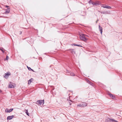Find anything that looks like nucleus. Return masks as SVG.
<instances>
[{
	"mask_svg": "<svg viewBox=\"0 0 122 122\" xmlns=\"http://www.w3.org/2000/svg\"><path fill=\"white\" fill-rule=\"evenodd\" d=\"M80 38L81 40L85 42H86L88 39L86 37L85 35L84 34H82L80 35Z\"/></svg>",
	"mask_w": 122,
	"mask_h": 122,
	"instance_id": "nucleus-1",
	"label": "nucleus"
},
{
	"mask_svg": "<svg viewBox=\"0 0 122 122\" xmlns=\"http://www.w3.org/2000/svg\"><path fill=\"white\" fill-rule=\"evenodd\" d=\"M44 103V100H39L37 101L36 102V103L38 105H41L43 104Z\"/></svg>",
	"mask_w": 122,
	"mask_h": 122,
	"instance_id": "nucleus-2",
	"label": "nucleus"
},
{
	"mask_svg": "<svg viewBox=\"0 0 122 122\" xmlns=\"http://www.w3.org/2000/svg\"><path fill=\"white\" fill-rule=\"evenodd\" d=\"M87 105V104L84 102L80 104L77 105V106H79L81 107H85Z\"/></svg>",
	"mask_w": 122,
	"mask_h": 122,
	"instance_id": "nucleus-3",
	"label": "nucleus"
},
{
	"mask_svg": "<svg viewBox=\"0 0 122 122\" xmlns=\"http://www.w3.org/2000/svg\"><path fill=\"white\" fill-rule=\"evenodd\" d=\"M11 73L10 72H8L7 73L5 74V75L4 77L7 79L8 78L9 76L10 75Z\"/></svg>",
	"mask_w": 122,
	"mask_h": 122,
	"instance_id": "nucleus-4",
	"label": "nucleus"
},
{
	"mask_svg": "<svg viewBox=\"0 0 122 122\" xmlns=\"http://www.w3.org/2000/svg\"><path fill=\"white\" fill-rule=\"evenodd\" d=\"M13 109H11L9 110L8 109H7L5 110V112H11L12 111H13Z\"/></svg>",
	"mask_w": 122,
	"mask_h": 122,
	"instance_id": "nucleus-5",
	"label": "nucleus"
},
{
	"mask_svg": "<svg viewBox=\"0 0 122 122\" xmlns=\"http://www.w3.org/2000/svg\"><path fill=\"white\" fill-rule=\"evenodd\" d=\"M9 88H14V86L13 85H12V83L11 82H10V83H9Z\"/></svg>",
	"mask_w": 122,
	"mask_h": 122,
	"instance_id": "nucleus-6",
	"label": "nucleus"
},
{
	"mask_svg": "<svg viewBox=\"0 0 122 122\" xmlns=\"http://www.w3.org/2000/svg\"><path fill=\"white\" fill-rule=\"evenodd\" d=\"M14 117V116L13 115L8 116L7 117V119L10 120L12 119Z\"/></svg>",
	"mask_w": 122,
	"mask_h": 122,
	"instance_id": "nucleus-7",
	"label": "nucleus"
},
{
	"mask_svg": "<svg viewBox=\"0 0 122 122\" xmlns=\"http://www.w3.org/2000/svg\"><path fill=\"white\" fill-rule=\"evenodd\" d=\"M99 30L100 31L101 34L102 35V27H101L100 25H99Z\"/></svg>",
	"mask_w": 122,
	"mask_h": 122,
	"instance_id": "nucleus-8",
	"label": "nucleus"
},
{
	"mask_svg": "<svg viewBox=\"0 0 122 122\" xmlns=\"http://www.w3.org/2000/svg\"><path fill=\"white\" fill-rule=\"evenodd\" d=\"M69 50L71 51V53L73 54L76 53V51L73 49H70Z\"/></svg>",
	"mask_w": 122,
	"mask_h": 122,
	"instance_id": "nucleus-9",
	"label": "nucleus"
},
{
	"mask_svg": "<svg viewBox=\"0 0 122 122\" xmlns=\"http://www.w3.org/2000/svg\"><path fill=\"white\" fill-rule=\"evenodd\" d=\"M110 120V118H108L106 119L105 122H111Z\"/></svg>",
	"mask_w": 122,
	"mask_h": 122,
	"instance_id": "nucleus-10",
	"label": "nucleus"
},
{
	"mask_svg": "<svg viewBox=\"0 0 122 122\" xmlns=\"http://www.w3.org/2000/svg\"><path fill=\"white\" fill-rule=\"evenodd\" d=\"M10 10L9 8H8L7 10H6V11L5 12V14H7L9 13Z\"/></svg>",
	"mask_w": 122,
	"mask_h": 122,
	"instance_id": "nucleus-11",
	"label": "nucleus"
},
{
	"mask_svg": "<svg viewBox=\"0 0 122 122\" xmlns=\"http://www.w3.org/2000/svg\"><path fill=\"white\" fill-rule=\"evenodd\" d=\"M109 95L110 96V97L112 98V99H114L115 98V97L113 95H112V94L109 93Z\"/></svg>",
	"mask_w": 122,
	"mask_h": 122,
	"instance_id": "nucleus-12",
	"label": "nucleus"
},
{
	"mask_svg": "<svg viewBox=\"0 0 122 122\" xmlns=\"http://www.w3.org/2000/svg\"><path fill=\"white\" fill-rule=\"evenodd\" d=\"M110 121L111 122H118L117 121L115 120L114 119L112 118L110 119Z\"/></svg>",
	"mask_w": 122,
	"mask_h": 122,
	"instance_id": "nucleus-13",
	"label": "nucleus"
},
{
	"mask_svg": "<svg viewBox=\"0 0 122 122\" xmlns=\"http://www.w3.org/2000/svg\"><path fill=\"white\" fill-rule=\"evenodd\" d=\"M92 4L95 5H97L98 4V3L95 2H92Z\"/></svg>",
	"mask_w": 122,
	"mask_h": 122,
	"instance_id": "nucleus-14",
	"label": "nucleus"
},
{
	"mask_svg": "<svg viewBox=\"0 0 122 122\" xmlns=\"http://www.w3.org/2000/svg\"><path fill=\"white\" fill-rule=\"evenodd\" d=\"M24 112L27 115L29 116V113L28 112V110H25Z\"/></svg>",
	"mask_w": 122,
	"mask_h": 122,
	"instance_id": "nucleus-15",
	"label": "nucleus"
},
{
	"mask_svg": "<svg viewBox=\"0 0 122 122\" xmlns=\"http://www.w3.org/2000/svg\"><path fill=\"white\" fill-rule=\"evenodd\" d=\"M31 79H31L28 81V84H29L31 83Z\"/></svg>",
	"mask_w": 122,
	"mask_h": 122,
	"instance_id": "nucleus-16",
	"label": "nucleus"
},
{
	"mask_svg": "<svg viewBox=\"0 0 122 122\" xmlns=\"http://www.w3.org/2000/svg\"><path fill=\"white\" fill-rule=\"evenodd\" d=\"M102 7L104 8H107L108 5H103L102 6Z\"/></svg>",
	"mask_w": 122,
	"mask_h": 122,
	"instance_id": "nucleus-17",
	"label": "nucleus"
},
{
	"mask_svg": "<svg viewBox=\"0 0 122 122\" xmlns=\"http://www.w3.org/2000/svg\"><path fill=\"white\" fill-rule=\"evenodd\" d=\"M70 75L71 76H75V74L73 72L71 73L70 74Z\"/></svg>",
	"mask_w": 122,
	"mask_h": 122,
	"instance_id": "nucleus-18",
	"label": "nucleus"
},
{
	"mask_svg": "<svg viewBox=\"0 0 122 122\" xmlns=\"http://www.w3.org/2000/svg\"><path fill=\"white\" fill-rule=\"evenodd\" d=\"M9 57L8 56H7L6 57V58L5 59V60H8L9 59Z\"/></svg>",
	"mask_w": 122,
	"mask_h": 122,
	"instance_id": "nucleus-19",
	"label": "nucleus"
},
{
	"mask_svg": "<svg viewBox=\"0 0 122 122\" xmlns=\"http://www.w3.org/2000/svg\"><path fill=\"white\" fill-rule=\"evenodd\" d=\"M0 50H1L3 53H4V51L3 49V48H0Z\"/></svg>",
	"mask_w": 122,
	"mask_h": 122,
	"instance_id": "nucleus-20",
	"label": "nucleus"
},
{
	"mask_svg": "<svg viewBox=\"0 0 122 122\" xmlns=\"http://www.w3.org/2000/svg\"><path fill=\"white\" fill-rule=\"evenodd\" d=\"M27 67L29 70H31V69L30 67H29L27 66Z\"/></svg>",
	"mask_w": 122,
	"mask_h": 122,
	"instance_id": "nucleus-21",
	"label": "nucleus"
},
{
	"mask_svg": "<svg viewBox=\"0 0 122 122\" xmlns=\"http://www.w3.org/2000/svg\"><path fill=\"white\" fill-rule=\"evenodd\" d=\"M74 46H80V47H82V46H80V45H74Z\"/></svg>",
	"mask_w": 122,
	"mask_h": 122,
	"instance_id": "nucleus-22",
	"label": "nucleus"
},
{
	"mask_svg": "<svg viewBox=\"0 0 122 122\" xmlns=\"http://www.w3.org/2000/svg\"><path fill=\"white\" fill-rule=\"evenodd\" d=\"M107 8H108V9H111V7H110V6H108Z\"/></svg>",
	"mask_w": 122,
	"mask_h": 122,
	"instance_id": "nucleus-23",
	"label": "nucleus"
},
{
	"mask_svg": "<svg viewBox=\"0 0 122 122\" xmlns=\"http://www.w3.org/2000/svg\"><path fill=\"white\" fill-rule=\"evenodd\" d=\"M5 6H6V7L7 8H9L8 7H9V6H7V5H6Z\"/></svg>",
	"mask_w": 122,
	"mask_h": 122,
	"instance_id": "nucleus-24",
	"label": "nucleus"
},
{
	"mask_svg": "<svg viewBox=\"0 0 122 122\" xmlns=\"http://www.w3.org/2000/svg\"><path fill=\"white\" fill-rule=\"evenodd\" d=\"M98 20H97L96 21V23H97V22H98Z\"/></svg>",
	"mask_w": 122,
	"mask_h": 122,
	"instance_id": "nucleus-25",
	"label": "nucleus"
},
{
	"mask_svg": "<svg viewBox=\"0 0 122 122\" xmlns=\"http://www.w3.org/2000/svg\"><path fill=\"white\" fill-rule=\"evenodd\" d=\"M85 37H88V36L87 35H85Z\"/></svg>",
	"mask_w": 122,
	"mask_h": 122,
	"instance_id": "nucleus-26",
	"label": "nucleus"
},
{
	"mask_svg": "<svg viewBox=\"0 0 122 122\" xmlns=\"http://www.w3.org/2000/svg\"><path fill=\"white\" fill-rule=\"evenodd\" d=\"M87 82H88V83H89L90 82V81L88 80H87Z\"/></svg>",
	"mask_w": 122,
	"mask_h": 122,
	"instance_id": "nucleus-27",
	"label": "nucleus"
},
{
	"mask_svg": "<svg viewBox=\"0 0 122 122\" xmlns=\"http://www.w3.org/2000/svg\"><path fill=\"white\" fill-rule=\"evenodd\" d=\"M31 70L32 71H33V72H34V71L33 69H31Z\"/></svg>",
	"mask_w": 122,
	"mask_h": 122,
	"instance_id": "nucleus-28",
	"label": "nucleus"
},
{
	"mask_svg": "<svg viewBox=\"0 0 122 122\" xmlns=\"http://www.w3.org/2000/svg\"><path fill=\"white\" fill-rule=\"evenodd\" d=\"M1 92V91L0 90V92Z\"/></svg>",
	"mask_w": 122,
	"mask_h": 122,
	"instance_id": "nucleus-29",
	"label": "nucleus"
},
{
	"mask_svg": "<svg viewBox=\"0 0 122 122\" xmlns=\"http://www.w3.org/2000/svg\"><path fill=\"white\" fill-rule=\"evenodd\" d=\"M71 103H70V105H71Z\"/></svg>",
	"mask_w": 122,
	"mask_h": 122,
	"instance_id": "nucleus-30",
	"label": "nucleus"
}]
</instances>
